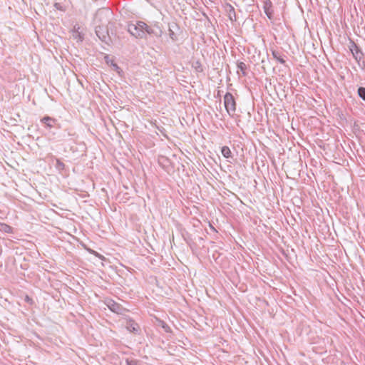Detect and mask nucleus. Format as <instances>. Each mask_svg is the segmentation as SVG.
<instances>
[{
  "mask_svg": "<svg viewBox=\"0 0 365 365\" xmlns=\"http://www.w3.org/2000/svg\"><path fill=\"white\" fill-rule=\"evenodd\" d=\"M127 29L135 38H143L145 32L148 34L153 32L148 24H127Z\"/></svg>",
  "mask_w": 365,
  "mask_h": 365,
  "instance_id": "f257e3e1",
  "label": "nucleus"
},
{
  "mask_svg": "<svg viewBox=\"0 0 365 365\" xmlns=\"http://www.w3.org/2000/svg\"><path fill=\"white\" fill-rule=\"evenodd\" d=\"M112 16L113 12L109 9L103 8L96 11L94 21L96 22L110 23Z\"/></svg>",
  "mask_w": 365,
  "mask_h": 365,
  "instance_id": "f03ea898",
  "label": "nucleus"
},
{
  "mask_svg": "<svg viewBox=\"0 0 365 365\" xmlns=\"http://www.w3.org/2000/svg\"><path fill=\"white\" fill-rule=\"evenodd\" d=\"M349 48L351 52L353 57L360 65L361 63H365V56L364 53L361 51L360 48L354 42L351 41L349 46Z\"/></svg>",
  "mask_w": 365,
  "mask_h": 365,
  "instance_id": "7ed1b4c3",
  "label": "nucleus"
},
{
  "mask_svg": "<svg viewBox=\"0 0 365 365\" xmlns=\"http://www.w3.org/2000/svg\"><path fill=\"white\" fill-rule=\"evenodd\" d=\"M224 104L229 115H233L236 110V103L233 96L227 93L224 96Z\"/></svg>",
  "mask_w": 365,
  "mask_h": 365,
  "instance_id": "20e7f679",
  "label": "nucleus"
},
{
  "mask_svg": "<svg viewBox=\"0 0 365 365\" xmlns=\"http://www.w3.org/2000/svg\"><path fill=\"white\" fill-rule=\"evenodd\" d=\"M96 34L102 41L107 42L110 38L108 30L106 24H99L96 26Z\"/></svg>",
  "mask_w": 365,
  "mask_h": 365,
  "instance_id": "39448f33",
  "label": "nucleus"
},
{
  "mask_svg": "<svg viewBox=\"0 0 365 365\" xmlns=\"http://www.w3.org/2000/svg\"><path fill=\"white\" fill-rule=\"evenodd\" d=\"M106 305L113 312L117 314H122L124 311V308L120 304L111 299L107 301Z\"/></svg>",
  "mask_w": 365,
  "mask_h": 365,
  "instance_id": "423d86ee",
  "label": "nucleus"
},
{
  "mask_svg": "<svg viewBox=\"0 0 365 365\" xmlns=\"http://www.w3.org/2000/svg\"><path fill=\"white\" fill-rule=\"evenodd\" d=\"M263 9L269 20L273 19L272 3L270 0H263Z\"/></svg>",
  "mask_w": 365,
  "mask_h": 365,
  "instance_id": "0eeeda50",
  "label": "nucleus"
},
{
  "mask_svg": "<svg viewBox=\"0 0 365 365\" xmlns=\"http://www.w3.org/2000/svg\"><path fill=\"white\" fill-rule=\"evenodd\" d=\"M71 36L73 39L76 40V41H82L83 39L84 34L83 30H81L80 26H74L73 29L71 31Z\"/></svg>",
  "mask_w": 365,
  "mask_h": 365,
  "instance_id": "6e6552de",
  "label": "nucleus"
},
{
  "mask_svg": "<svg viewBox=\"0 0 365 365\" xmlns=\"http://www.w3.org/2000/svg\"><path fill=\"white\" fill-rule=\"evenodd\" d=\"M226 11L227 13V16L230 21H231L232 22L237 21L235 9L231 5L229 4L227 6Z\"/></svg>",
  "mask_w": 365,
  "mask_h": 365,
  "instance_id": "1a4fd4ad",
  "label": "nucleus"
},
{
  "mask_svg": "<svg viewBox=\"0 0 365 365\" xmlns=\"http://www.w3.org/2000/svg\"><path fill=\"white\" fill-rule=\"evenodd\" d=\"M41 122L44 123L47 128H51L56 124V120L49 116H46L41 119Z\"/></svg>",
  "mask_w": 365,
  "mask_h": 365,
  "instance_id": "9d476101",
  "label": "nucleus"
},
{
  "mask_svg": "<svg viewBox=\"0 0 365 365\" xmlns=\"http://www.w3.org/2000/svg\"><path fill=\"white\" fill-rule=\"evenodd\" d=\"M272 54L273 58L277 61L279 63L282 64L285 63V60L284 59L283 55L281 52L275 50L272 51Z\"/></svg>",
  "mask_w": 365,
  "mask_h": 365,
  "instance_id": "9b49d317",
  "label": "nucleus"
},
{
  "mask_svg": "<svg viewBox=\"0 0 365 365\" xmlns=\"http://www.w3.org/2000/svg\"><path fill=\"white\" fill-rule=\"evenodd\" d=\"M105 61L107 63V64L110 65L115 71L119 72V66L115 63H114V61L112 59L110 58L109 56L106 55L105 56Z\"/></svg>",
  "mask_w": 365,
  "mask_h": 365,
  "instance_id": "f8f14e48",
  "label": "nucleus"
},
{
  "mask_svg": "<svg viewBox=\"0 0 365 365\" xmlns=\"http://www.w3.org/2000/svg\"><path fill=\"white\" fill-rule=\"evenodd\" d=\"M221 153H222V155L225 158H231L232 157V153H231V150L229 148V147L227 146H223L221 149Z\"/></svg>",
  "mask_w": 365,
  "mask_h": 365,
  "instance_id": "ddd939ff",
  "label": "nucleus"
},
{
  "mask_svg": "<svg viewBox=\"0 0 365 365\" xmlns=\"http://www.w3.org/2000/svg\"><path fill=\"white\" fill-rule=\"evenodd\" d=\"M0 230L5 233H12L13 232V228L11 226H9L5 223L0 224Z\"/></svg>",
  "mask_w": 365,
  "mask_h": 365,
  "instance_id": "4468645a",
  "label": "nucleus"
},
{
  "mask_svg": "<svg viewBox=\"0 0 365 365\" xmlns=\"http://www.w3.org/2000/svg\"><path fill=\"white\" fill-rule=\"evenodd\" d=\"M127 329L130 332H136L138 331V324L134 322H130L127 326Z\"/></svg>",
  "mask_w": 365,
  "mask_h": 365,
  "instance_id": "2eb2a0df",
  "label": "nucleus"
},
{
  "mask_svg": "<svg viewBox=\"0 0 365 365\" xmlns=\"http://www.w3.org/2000/svg\"><path fill=\"white\" fill-rule=\"evenodd\" d=\"M56 163L55 165V167L58 170V171H62L64 170L65 168V164L63 163H62L59 159L56 158Z\"/></svg>",
  "mask_w": 365,
  "mask_h": 365,
  "instance_id": "dca6fc26",
  "label": "nucleus"
},
{
  "mask_svg": "<svg viewBox=\"0 0 365 365\" xmlns=\"http://www.w3.org/2000/svg\"><path fill=\"white\" fill-rule=\"evenodd\" d=\"M178 26V24H172V26H169V31H170V36L171 37V38L173 40H175L176 39V36H175V34L173 31V29L177 28Z\"/></svg>",
  "mask_w": 365,
  "mask_h": 365,
  "instance_id": "f3484780",
  "label": "nucleus"
},
{
  "mask_svg": "<svg viewBox=\"0 0 365 365\" xmlns=\"http://www.w3.org/2000/svg\"><path fill=\"white\" fill-rule=\"evenodd\" d=\"M358 95L361 99L365 101V88L364 87H359L358 88Z\"/></svg>",
  "mask_w": 365,
  "mask_h": 365,
  "instance_id": "a211bd4d",
  "label": "nucleus"
},
{
  "mask_svg": "<svg viewBox=\"0 0 365 365\" xmlns=\"http://www.w3.org/2000/svg\"><path fill=\"white\" fill-rule=\"evenodd\" d=\"M237 68L243 72V73H245V71L246 70L247 68V66L245 63L243 62H240L238 64H237Z\"/></svg>",
  "mask_w": 365,
  "mask_h": 365,
  "instance_id": "6ab92c4d",
  "label": "nucleus"
},
{
  "mask_svg": "<svg viewBox=\"0 0 365 365\" xmlns=\"http://www.w3.org/2000/svg\"><path fill=\"white\" fill-rule=\"evenodd\" d=\"M54 7L57 10H59V11H64L65 10V6L61 4V3H55L54 4Z\"/></svg>",
  "mask_w": 365,
  "mask_h": 365,
  "instance_id": "aec40b11",
  "label": "nucleus"
},
{
  "mask_svg": "<svg viewBox=\"0 0 365 365\" xmlns=\"http://www.w3.org/2000/svg\"><path fill=\"white\" fill-rule=\"evenodd\" d=\"M162 323H163L162 327L165 330V331L170 332V327L168 325H167L166 324H165L164 322H162Z\"/></svg>",
  "mask_w": 365,
  "mask_h": 365,
  "instance_id": "412c9836",
  "label": "nucleus"
},
{
  "mask_svg": "<svg viewBox=\"0 0 365 365\" xmlns=\"http://www.w3.org/2000/svg\"><path fill=\"white\" fill-rule=\"evenodd\" d=\"M127 364H128V365H137V363L135 361H127Z\"/></svg>",
  "mask_w": 365,
  "mask_h": 365,
  "instance_id": "4be33fe9",
  "label": "nucleus"
},
{
  "mask_svg": "<svg viewBox=\"0 0 365 365\" xmlns=\"http://www.w3.org/2000/svg\"><path fill=\"white\" fill-rule=\"evenodd\" d=\"M136 23L141 24V23H143V21H138Z\"/></svg>",
  "mask_w": 365,
  "mask_h": 365,
  "instance_id": "5701e85b",
  "label": "nucleus"
}]
</instances>
